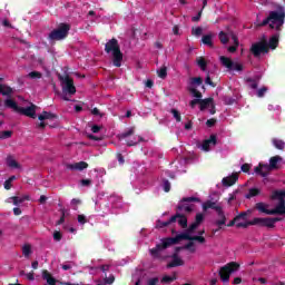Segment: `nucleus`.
I'll return each mask as SVG.
<instances>
[{
	"mask_svg": "<svg viewBox=\"0 0 285 285\" xmlns=\"http://www.w3.org/2000/svg\"><path fill=\"white\" fill-rule=\"evenodd\" d=\"M184 239L188 242H199V244H206V238L204 236H190L188 233H181L175 237L163 238L161 243L149 249V253L151 257L159 259V253H161V250H166V248H169V246H175V244H179V242H184Z\"/></svg>",
	"mask_w": 285,
	"mask_h": 285,
	"instance_id": "obj_1",
	"label": "nucleus"
},
{
	"mask_svg": "<svg viewBox=\"0 0 285 285\" xmlns=\"http://www.w3.org/2000/svg\"><path fill=\"white\" fill-rule=\"evenodd\" d=\"M269 28L271 30H276L277 32H282V28H284L285 22V8L282 4H276V10L269 11Z\"/></svg>",
	"mask_w": 285,
	"mask_h": 285,
	"instance_id": "obj_2",
	"label": "nucleus"
},
{
	"mask_svg": "<svg viewBox=\"0 0 285 285\" xmlns=\"http://www.w3.org/2000/svg\"><path fill=\"white\" fill-rule=\"evenodd\" d=\"M105 52L107 55H112V63L116 68H121V61H124V53H121V48L119 47V40L117 38L110 39L105 45Z\"/></svg>",
	"mask_w": 285,
	"mask_h": 285,
	"instance_id": "obj_3",
	"label": "nucleus"
},
{
	"mask_svg": "<svg viewBox=\"0 0 285 285\" xmlns=\"http://www.w3.org/2000/svg\"><path fill=\"white\" fill-rule=\"evenodd\" d=\"M6 108H11L14 112L19 115H24V117H30L31 119H37V105L31 104V106L23 108L17 105V101L12 99L4 100Z\"/></svg>",
	"mask_w": 285,
	"mask_h": 285,
	"instance_id": "obj_4",
	"label": "nucleus"
},
{
	"mask_svg": "<svg viewBox=\"0 0 285 285\" xmlns=\"http://www.w3.org/2000/svg\"><path fill=\"white\" fill-rule=\"evenodd\" d=\"M279 161H282V156H273L269 159V165L259 163L258 166L254 168V173L261 175V177H268L271 170H277V168H279V166H277Z\"/></svg>",
	"mask_w": 285,
	"mask_h": 285,
	"instance_id": "obj_5",
	"label": "nucleus"
},
{
	"mask_svg": "<svg viewBox=\"0 0 285 285\" xmlns=\"http://www.w3.org/2000/svg\"><path fill=\"white\" fill-rule=\"evenodd\" d=\"M209 209L215 210L218 217H220V219L215 222V226H219V228H222V226H226V214L224 213L222 205H218L215 200H206L203 203V210L206 212Z\"/></svg>",
	"mask_w": 285,
	"mask_h": 285,
	"instance_id": "obj_6",
	"label": "nucleus"
},
{
	"mask_svg": "<svg viewBox=\"0 0 285 285\" xmlns=\"http://www.w3.org/2000/svg\"><path fill=\"white\" fill-rule=\"evenodd\" d=\"M68 35H70V24L62 22L48 35V40L51 42L63 41L68 38Z\"/></svg>",
	"mask_w": 285,
	"mask_h": 285,
	"instance_id": "obj_7",
	"label": "nucleus"
},
{
	"mask_svg": "<svg viewBox=\"0 0 285 285\" xmlns=\"http://www.w3.org/2000/svg\"><path fill=\"white\" fill-rule=\"evenodd\" d=\"M235 271H239V264L236 262H230L227 265L223 266L219 269V277L222 282L226 283L230 281V274L235 273Z\"/></svg>",
	"mask_w": 285,
	"mask_h": 285,
	"instance_id": "obj_8",
	"label": "nucleus"
},
{
	"mask_svg": "<svg viewBox=\"0 0 285 285\" xmlns=\"http://www.w3.org/2000/svg\"><path fill=\"white\" fill-rule=\"evenodd\" d=\"M135 135V128H130L127 131H124L122 134L118 135L119 141H122V139H126V144L129 147L137 146V144H140V141H144V137L141 136H134ZM132 137V139L128 138Z\"/></svg>",
	"mask_w": 285,
	"mask_h": 285,
	"instance_id": "obj_9",
	"label": "nucleus"
},
{
	"mask_svg": "<svg viewBox=\"0 0 285 285\" xmlns=\"http://www.w3.org/2000/svg\"><path fill=\"white\" fill-rule=\"evenodd\" d=\"M249 50L254 57H261L262 53L268 55V42L266 40H263L253 43Z\"/></svg>",
	"mask_w": 285,
	"mask_h": 285,
	"instance_id": "obj_10",
	"label": "nucleus"
},
{
	"mask_svg": "<svg viewBox=\"0 0 285 285\" xmlns=\"http://www.w3.org/2000/svg\"><path fill=\"white\" fill-rule=\"evenodd\" d=\"M255 208L256 210H258L259 213H264L265 215H283L282 205H276L274 209H268V205H266L265 203H257L255 205Z\"/></svg>",
	"mask_w": 285,
	"mask_h": 285,
	"instance_id": "obj_11",
	"label": "nucleus"
},
{
	"mask_svg": "<svg viewBox=\"0 0 285 285\" xmlns=\"http://www.w3.org/2000/svg\"><path fill=\"white\" fill-rule=\"evenodd\" d=\"M220 63L227 68V70H236L237 72H242L244 70V65L232 61L230 58L222 56Z\"/></svg>",
	"mask_w": 285,
	"mask_h": 285,
	"instance_id": "obj_12",
	"label": "nucleus"
},
{
	"mask_svg": "<svg viewBox=\"0 0 285 285\" xmlns=\"http://www.w3.org/2000/svg\"><path fill=\"white\" fill-rule=\"evenodd\" d=\"M63 87V92H68V95H75L77 92V87H75V80L70 78V76H65L61 78Z\"/></svg>",
	"mask_w": 285,
	"mask_h": 285,
	"instance_id": "obj_13",
	"label": "nucleus"
},
{
	"mask_svg": "<svg viewBox=\"0 0 285 285\" xmlns=\"http://www.w3.org/2000/svg\"><path fill=\"white\" fill-rule=\"evenodd\" d=\"M285 190H274L271 195L273 202L278 200L277 206H282L281 213L285 215Z\"/></svg>",
	"mask_w": 285,
	"mask_h": 285,
	"instance_id": "obj_14",
	"label": "nucleus"
},
{
	"mask_svg": "<svg viewBox=\"0 0 285 285\" xmlns=\"http://www.w3.org/2000/svg\"><path fill=\"white\" fill-rule=\"evenodd\" d=\"M181 247H176V253L171 255V262L167 264V268H177V266H184V259L178 255Z\"/></svg>",
	"mask_w": 285,
	"mask_h": 285,
	"instance_id": "obj_15",
	"label": "nucleus"
},
{
	"mask_svg": "<svg viewBox=\"0 0 285 285\" xmlns=\"http://www.w3.org/2000/svg\"><path fill=\"white\" fill-rule=\"evenodd\" d=\"M249 224H252V226H261V227H265V228H271V223H269V218H259V217H255L252 220H249Z\"/></svg>",
	"mask_w": 285,
	"mask_h": 285,
	"instance_id": "obj_16",
	"label": "nucleus"
},
{
	"mask_svg": "<svg viewBox=\"0 0 285 285\" xmlns=\"http://www.w3.org/2000/svg\"><path fill=\"white\" fill-rule=\"evenodd\" d=\"M210 146H217V136L210 135V137L203 141L202 148L205 153L210 150Z\"/></svg>",
	"mask_w": 285,
	"mask_h": 285,
	"instance_id": "obj_17",
	"label": "nucleus"
},
{
	"mask_svg": "<svg viewBox=\"0 0 285 285\" xmlns=\"http://www.w3.org/2000/svg\"><path fill=\"white\" fill-rule=\"evenodd\" d=\"M239 179V175L237 173L232 174L230 176H227L225 178H223V186H235V184H237V180Z\"/></svg>",
	"mask_w": 285,
	"mask_h": 285,
	"instance_id": "obj_18",
	"label": "nucleus"
},
{
	"mask_svg": "<svg viewBox=\"0 0 285 285\" xmlns=\"http://www.w3.org/2000/svg\"><path fill=\"white\" fill-rule=\"evenodd\" d=\"M278 46H279V36H278V33H276L269 38V41L267 43L268 51L277 50Z\"/></svg>",
	"mask_w": 285,
	"mask_h": 285,
	"instance_id": "obj_19",
	"label": "nucleus"
},
{
	"mask_svg": "<svg viewBox=\"0 0 285 285\" xmlns=\"http://www.w3.org/2000/svg\"><path fill=\"white\" fill-rule=\"evenodd\" d=\"M67 168L68 170H86V168H88V163L79 161L75 164H68Z\"/></svg>",
	"mask_w": 285,
	"mask_h": 285,
	"instance_id": "obj_20",
	"label": "nucleus"
},
{
	"mask_svg": "<svg viewBox=\"0 0 285 285\" xmlns=\"http://www.w3.org/2000/svg\"><path fill=\"white\" fill-rule=\"evenodd\" d=\"M174 217H176V222L178 219V224L179 226H181V228H188V218L186 217V215H183L181 213L177 212L176 215H174Z\"/></svg>",
	"mask_w": 285,
	"mask_h": 285,
	"instance_id": "obj_21",
	"label": "nucleus"
},
{
	"mask_svg": "<svg viewBox=\"0 0 285 285\" xmlns=\"http://www.w3.org/2000/svg\"><path fill=\"white\" fill-rule=\"evenodd\" d=\"M9 199H11L13 206H19L20 204H23V202H30V196L26 195V196H13L10 197Z\"/></svg>",
	"mask_w": 285,
	"mask_h": 285,
	"instance_id": "obj_22",
	"label": "nucleus"
},
{
	"mask_svg": "<svg viewBox=\"0 0 285 285\" xmlns=\"http://www.w3.org/2000/svg\"><path fill=\"white\" fill-rule=\"evenodd\" d=\"M177 222V216H171L167 222L157 220L156 227L157 228H166L170 226V224H175Z\"/></svg>",
	"mask_w": 285,
	"mask_h": 285,
	"instance_id": "obj_23",
	"label": "nucleus"
},
{
	"mask_svg": "<svg viewBox=\"0 0 285 285\" xmlns=\"http://www.w3.org/2000/svg\"><path fill=\"white\" fill-rule=\"evenodd\" d=\"M202 42L204 46H208L209 48H214L215 46L213 45V33H208L203 36Z\"/></svg>",
	"mask_w": 285,
	"mask_h": 285,
	"instance_id": "obj_24",
	"label": "nucleus"
},
{
	"mask_svg": "<svg viewBox=\"0 0 285 285\" xmlns=\"http://www.w3.org/2000/svg\"><path fill=\"white\" fill-rule=\"evenodd\" d=\"M214 99L213 98H205V99H200V110H206V108H208L209 106H212L214 104Z\"/></svg>",
	"mask_w": 285,
	"mask_h": 285,
	"instance_id": "obj_25",
	"label": "nucleus"
},
{
	"mask_svg": "<svg viewBox=\"0 0 285 285\" xmlns=\"http://www.w3.org/2000/svg\"><path fill=\"white\" fill-rule=\"evenodd\" d=\"M39 121H46V119H57V115L48 111H43L38 116Z\"/></svg>",
	"mask_w": 285,
	"mask_h": 285,
	"instance_id": "obj_26",
	"label": "nucleus"
},
{
	"mask_svg": "<svg viewBox=\"0 0 285 285\" xmlns=\"http://www.w3.org/2000/svg\"><path fill=\"white\" fill-rule=\"evenodd\" d=\"M218 39L220 41V43H223L224 46H226V43H228V41H230V38L228 37V33L220 31L218 33Z\"/></svg>",
	"mask_w": 285,
	"mask_h": 285,
	"instance_id": "obj_27",
	"label": "nucleus"
},
{
	"mask_svg": "<svg viewBox=\"0 0 285 285\" xmlns=\"http://www.w3.org/2000/svg\"><path fill=\"white\" fill-rule=\"evenodd\" d=\"M0 92L3 95V97H8L12 95V89L9 86L0 85Z\"/></svg>",
	"mask_w": 285,
	"mask_h": 285,
	"instance_id": "obj_28",
	"label": "nucleus"
},
{
	"mask_svg": "<svg viewBox=\"0 0 285 285\" xmlns=\"http://www.w3.org/2000/svg\"><path fill=\"white\" fill-rule=\"evenodd\" d=\"M262 191L258 188H250L245 195L246 199H252V197H257Z\"/></svg>",
	"mask_w": 285,
	"mask_h": 285,
	"instance_id": "obj_29",
	"label": "nucleus"
},
{
	"mask_svg": "<svg viewBox=\"0 0 285 285\" xmlns=\"http://www.w3.org/2000/svg\"><path fill=\"white\" fill-rule=\"evenodd\" d=\"M189 83L193 86L191 88H195L197 86H202V83H204V79H202V77H194L190 78Z\"/></svg>",
	"mask_w": 285,
	"mask_h": 285,
	"instance_id": "obj_30",
	"label": "nucleus"
},
{
	"mask_svg": "<svg viewBox=\"0 0 285 285\" xmlns=\"http://www.w3.org/2000/svg\"><path fill=\"white\" fill-rule=\"evenodd\" d=\"M177 210H178V213H181V212H184V213H193V207H190L189 205H186V204H179L177 206Z\"/></svg>",
	"mask_w": 285,
	"mask_h": 285,
	"instance_id": "obj_31",
	"label": "nucleus"
},
{
	"mask_svg": "<svg viewBox=\"0 0 285 285\" xmlns=\"http://www.w3.org/2000/svg\"><path fill=\"white\" fill-rule=\"evenodd\" d=\"M22 255L24 257H30V255H32V246H30V244H26L22 247Z\"/></svg>",
	"mask_w": 285,
	"mask_h": 285,
	"instance_id": "obj_32",
	"label": "nucleus"
},
{
	"mask_svg": "<svg viewBox=\"0 0 285 285\" xmlns=\"http://www.w3.org/2000/svg\"><path fill=\"white\" fill-rule=\"evenodd\" d=\"M157 73H158V77H159L160 79H166V77H168V67L163 66V67L157 71Z\"/></svg>",
	"mask_w": 285,
	"mask_h": 285,
	"instance_id": "obj_33",
	"label": "nucleus"
},
{
	"mask_svg": "<svg viewBox=\"0 0 285 285\" xmlns=\"http://www.w3.org/2000/svg\"><path fill=\"white\" fill-rule=\"evenodd\" d=\"M273 145L275 146V148H277V150H284V148H285L284 140H279L276 138L273 139Z\"/></svg>",
	"mask_w": 285,
	"mask_h": 285,
	"instance_id": "obj_34",
	"label": "nucleus"
},
{
	"mask_svg": "<svg viewBox=\"0 0 285 285\" xmlns=\"http://www.w3.org/2000/svg\"><path fill=\"white\" fill-rule=\"evenodd\" d=\"M7 166H9V168H19V163H17V160H14V158L9 156L7 158Z\"/></svg>",
	"mask_w": 285,
	"mask_h": 285,
	"instance_id": "obj_35",
	"label": "nucleus"
},
{
	"mask_svg": "<svg viewBox=\"0 0 285 285\" xmlns=\"http://www.w3.org/2000/svg\"><path fill=\"white\" fill-rule=\"evenodd\" d=\"M246 83H248V87L252 88V90H257L258 88L257 80L253 78H246Z\"/></svg>",
	"mask_w": 285,
	"mask_h": 285,
	"instance_id": "obj_36",
	"label": "nucleus"
},
{
	"mask_svg": "<svg viewBox=\"0 0 285 285\" xmlns=\"http://www.w3.org/2000/svg\"><path fill=\"white\" fill-rule=\"evenodd\" d=\"M188 90L190 94H193V97H195L196 99H202V91L197 90V88L190 87Z\"/></svg>",
	"mask_w": 285,
	"mask_h": 285,
	"instance_id": "obj_37",
	"label": "nucleus"
},
{
	"mask_svg": "<svg viewBox=\"0 0 285 285\" xmlns=\"http://www.w3.org/2000/svg\"><path fill=\"white\" fill-rule=\"evenodd\" d=\"M102 285H112L115 284V275L110 274L109 276H106L104 282H101Z\"/></svg>",
	"mask_w": 285,
	"mask_h": 285,
	"instance_id": "obj_38",
	"label": "nucleus"
},
{
	"mask_svg": "<svg viewBox=\"0 0 285 285\" xmlns=\"http://www.w3.org/2000/svg\"><path fill=\"white\" fill-rule=\"evenodd\" d=\"M29 79H41L43 77V73L41 71H31L28 73Z\"/></svg>",
	"mask_w": 285,
	"mask_h": 285,
	"instance_id": "obj_39",
	"label": "nucleus"
},
{
	"mask_svg": "<svg viewBox=\"0 0 285 285\" xmlns=\"http://www.w3.org/2000/svg\"><path fill=\"white\" fill-rule=\"evenodd\" d=\"M160 282L161 284H173V282H175V277L165 275Z\"/></svg>",
	"mask_w": 285,
	"mask_h": 285,
	"instance_id": "obj_40",
	"label": "nucleus"
},
{
	"mask_svg": "<svg viewBox=\"0 0 285 285\" xmlns=\"http://www.w3.org/2000/svg\"><path fill=\"white\" fill-rule=\"evenodd\" d=\"M170 112L174 116V118L176 119V121L179 124V121H181V114L179 112V110L171 109Z\"/></svg>",
	"mask_w": 285,
	"mask_h": 285,
	"instance_id": "obj_41",
	"label": "nucleus"
},
{
	"mask_svg": "<svg viewBox=\"0 0 285 285\" xmlns=\"http://www.w3.org/2000/svg\"><path fill=\"white\" fill-rule=\"evenodd\" d=\"M12 137V131L10 130H4L0 132V139H10Z\"/></svg>",
	"mask_w": 285,
	"mask_h": 285,
	"instance_id": "obj_42",
	"label": "nucleus"
},
{
	"mask_svg": "<svg viewBox=\"0 0 285 285\" xmlns=\"http://www.w3.org/2000/svg\"><path fill=\"white\" fill-rule=\"evenodd\" d=\"M202 32H204V29L202 27H196L191 29V35L195 37H202Z\"/></svg>",
	"mask_w": 285,
	"mask_h": 285,
	"instance_id": "obj_43",
	"label": "nucleus"
},
{
	"mask_svg": "<svg viewBox=\"0 0 285 285\" xmlns=\"http://www.w3.org/2000/svg\"><path fill=\"white\" fill-rule=\"evenodd\" d=\"M197 228H199V225L196 222H194L191 225H189L186 233H188V235H190V233H195V230H197Z\"/></svg>",
	"mask_w": 285,
	"mask_h": 285,
	"instance_id": "obj_44",
	"label": "nucleus"
},
{
	"mask_svg": "<svg viewBox=\"0 0 285 285\" xmlns=\"http://www.w3.org/2000/svg\"><path fill=\"white\" fill-rule=\"evenodd\" d=\"M239 219H248V212H242L240 214H238L237 216H235V220L239 222Z\"/></svg>",
	"mask_w": 285,
	"mask_h": 285,
	"instance_id": "obj_45",
	"label": "nucleus"
},
{
	"mask_svg": "<svg viewBox=\"0 0 285 285\" xmlns=\"http://www.w3.org/2000/svg\"><path fill=\"white\" fill-rule=\"evenodd\" d=\"M163 188L165 193H170V181L168 179L163 180Z\"/></svg>",
	"mask_w": 285,
	"mask_h": 285,
	"instance_id": "obj_46",
	"label": "nucleus"
},
{
	"mask_svg": "<svg viewBox=\"0 0 285 285\" xmlns=\"http://www.w3.org/2000/svg\"><path fill=\"white\" fill-rule=\"evenodd\" d=\"M185 250H189L190 253H195V243L189 242L184 246Z\"/></svg>",
	"mask_w": 285,
	"mask_h": 285,
	"instance_id": "obj_47",
	"label": "nucleus"
},
{
	"mask_svg": "<svg viewBox=\"0 0 285 285\" xmlns=\"http://www.w3.org/2000/svg\"><path fill=\"white\" fill-rule=\"evenodd\" d=\"M269 228H275V224H277V222H282V218L279 217H274V218H269Z\"/></svg>",
	"mask_w": 285,
	"mask_h": 285,
	"instance_id": "obj_48",
	"label": "nucleus"
},
{
	"mask_svg": "<svg viewBox=\"0 0 285 285\" xmlns=\"http://www.w3.org/2000/svg\"><path fill=\"white\" fill-rule=\"evenodd\" d=\"M203 222H204V214H202V213L196 214L195 223H196L198 226H200Z\"/></svg>",
	"mask_w": 285,
	"mask_h": 285,
	"instance_id": "obj_49",
	"label": "nucleus"
},
{
	"mask_svg": "<svg viewBox=\"0 0 285 285\" xmlns=\"http://www.w3.org/2000/svg\"><path fill=\"white\" fill-rule=\"evenodd\" d=\"M197 65H198L199 68H202L203 70H206V66H208L207 62H206V59H204V58H199V59L197 60Z\"/></svg>",
	"mask_w": 285,
	"mask_h": 285,
	"instance_id": "obj_50",
	"label": "nucleus"
},
{
	"mask_svg": "<svg viewBox=\"0 0 285 285\" xmlns=\"http://www.w3.org/2000/svg\"><path fill=\"white\" fill-rule=\"evenodd\" d=\"M248 226H253V224H250V220H248L246 223H237L236 224V228H248Z\"/></svg>",
	"mask_w": 285,
	"mask_h": 285,
	"instance_id": "obj_51",
	"label": "nucleus"
},
{
	"mask_svg": "<svg viewBox=\"0 0 285 285\" xmlns=\"http://www.w3.org/2000/svg\"><path fill=\"white\" fill-rule=\"evenodd\" d=\"M242 173H249L250 171V164L245 163L240 166Z\"/></svg>",
	"mask_w": 285,
	"mask_h": 285,
	"instance_id": "obj_52",
	"label": "nucleus"
},
{
	"mask_svg": "<svg viewBox=\"0 0 285 285\" xmlns=\"http://www.w3.org/2000/svg\"><path fill=\"white\" fill-rule=\"evenodd\" d=\"M63 235H61V232L56 230L53 232V239L55 242H59L60 239H62Z\"/></svg>",
	"mask_w": 285,
	"mask_h": 285,
	"instance_id": "obj_53",
	"label": "nucleus"
},
{
	"mask_svg": "<svg viewBox=\"0 0 285 285\" xmlns=\"http://www.w3.org/2000/svg\"><path fill=\"white\" fill-rule=\"evenodd\" d=\"M271 26V16H268L267 18H265L262 23H259V28H264V26Z\"/></svg>",
	"mask_w": 285,
	"mask_h": 285,
	"instance_id": "obj_54",
	"label": "nucleus"
},
{
	"mask_svg": "<svg viewBox=\"0 0 285 285\" xmlns=\"http://www.w3.org/2000/svg\"><path fill=\"white\" fill-rule=\"evenodd\" d=\"M268 91V88L263 87L257 91V97L262 98L264 97V95H266V92Z\"/></svg>",
	"mask_w": 285,
	"mask_h": 285,
	"instance_id": "obj_55",
	"label": "nucleus"
},
{
	"mask_svg": "<svg viewBox=\"0 0 285 285\" xmlns=\"http://www.w3.org/2000/svg\"><path fill=\"white\" fill-rule=\"evenodd\" d=\"M157 284H159V278L158 277L149 278L147 281V285H157Z\"/></svg>",
	"mask_w": 285,
	"mask_h": 285,
	"instance_id": "obj_56",
	"label": "nucleus"
},
{
	"mask_svg": "<svg viewBox=\"0 0 285 285\" xmlns=\"http://www.w3.org/2000/svg\"><path fill=\"white\" fill-rule=\"evenodd\" d=\"M215 124H217V119H215V118L208 119V120L206 121V126H207L208 128H213V126H215Z\"/></svg>",
	"mask_w": 285,
	"mask_h": 285,
	"instance_id": "obj_57",
	"label": "nucleus"
},
{
	"mask_svg": "<svg viewBox=\"0 0 285 285\" xmlns=\"http://www.w3.org/2000/svg\"><path fill=\"white\" fill-rule=\"evenodd\" d=\"M205 83H207V86H212V88H215V82H213V80L210 79V76H207L205 79Z\"/></svg>",
	"mask_w": 285,
	"mask_h": 285,
	"instance_id": "obj_58",
	"label": "nucleus"
},
{
	"mask_svg": "<svg viewBox=\"0 0 285 285\" xmlns=\"http://www.w3.org/2000/svg\"><path fill=\"white\" fill-rule=\"evenodd\" d=\"M183 202H188V203H190V202H199V198H197V197H194V196H191V197H185V198H183Z\"/></svg>",
	"mask_w": 285,
	"mask_h": 285,
	"instance_id": "obj_59",
	"label": "nucleus"
},
{
	"mask_svg": "<svg viewBox=\"0 0 285 285\" xmlns=\"http://www.w3.org/2000/svg\"><path fill=\"white\" fill-rule=\"evenodd\" d=\"M78 222L80 224H88V219L86 218L85 215H78Z\"/></svg>",
	"mask_w": 285,
	"mask_h": 285,
	"instance_id": "obj_60",
	"label": "nucleus"
},
{
	"mask_svg": "<svg viewBox=\"0 0 285 285\" xmlns=\"http://www.w3.org/2000/svg\"><path fill=\"white\" fill-rule=\"evenodd\" d=\"M203 10H204V9H202V10L197 13V16L193 17V18H191V21H194V22L199 21V19H202V12H203Z\"/></svg>",
	"mask_w": 285,
	"mask_h": 285,
	"instance_id": "obj_61",
	"label": "nucleus"
},
{
	"mask_svg": "<svg viewBox=\"0 0 285 285\" xmlns=\"http://www.w3.org/2000/svg\"><path fill=\"white\" fill-rule=\"evenodd\" d=\"M10 188H12V183H11L9 179H7V180L4 181V189H6V190H10Z\"/></svg>",
	"mask_w": 285,
	"mask_h": 285,
	"instance_id": "obj_62",
	"label": "nucleus"
},
{
	"mask_svg": "<svg viewBox=\"0 0 285 285\" xmlns=\"http://www.w3.org/2000/svg\"><path fill=\"white\" fill-rule=\"evenodd\" d=\"M197 104H200V99H194V100H191L190 102H189V106H190V108H195V106H197Z\"/></svg>",
	"mask_w": 285,
	"mask_h": 285,
	"instance_id": "obj_63",
	"label": "nucleus"
},
{
	"mask_svg": "<svg viewBox=\"0 0 285 285\" xmlns=\"http://www.w3.org/2000/svg\"><path fill=\"white\" fill-rule=\"evenodd\" d=\"M99 130H101V126H99V125H94V126L91 127V131H92L94 134L99 132Z\"/></svg>",
	"mask_w": 285,
	"mask_h": 285,
	"instance_id": "obj_64",
	"label": "nucleus"
}]
</instances>
